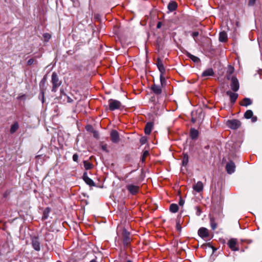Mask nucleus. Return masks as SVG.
Instances as JSON below:
<instances>
[{"instance_id":"f257e3e1","label":"nucleus","mask_w":262,"mask_h":262,"mask_svg":"<svg viewBox=\"0 0 262 262\" xmlns=\"http://www.w3.org/2000/svg\"><path fill=\"white\" fill-rule=\"evenodd\" d=\"M51 82L52 84V91L56 92L61 84V81L59 80L58 76L55 72H53L52 74Z\"/></svg>"},{"instance_id":"f03ea898","label":"nucleus","mask_w":262,"mask_h":262,"mask_svg":"<svg viewBox=\"0 0 262 262\" xmlns=\"http://www.w3.org/2000/svg\"><path fill=\"white\" fill-rule=\"evenodd\" d=\"M109 110L113 111L119 109L121 106V102L117 100L110 99L108 101Z\"/></svg>"},{"instance_id":"7ed1b4c3","label":"nucleus","mask_w":262,"mask_h":262,"mask_svg":"<svg viewBox=\"0 0 262 262\" xmlns=\"http://www.w3.org/2000/svg\"><path fill=\"white\" fill-rule=\"evenodd\" d=\"M227 125L229 128L235 129L239 127L241 123L239 120L233 119L228 121L227 122Z\"/></svg>"},{"instance_id":"20e7f679","label":"nucleus","mask_w":262,"mask_h":262,"mask_svg":"<svg viewBox=\"0 0 262 262\" xmlns=\"http://www.w3.org/2000/svg\"><path fill=\"white\" fill-rule=\"evenodd\" d=\"M230 87L231 90L234 92H237L239 88V84L238 79L233 76L231 78Z\"/></svg>"},{"instance_id":"39448f33","label":"nucleus","mask_w":262,"mask_h":262,"mask_svg":"<svg viewBox=\"0 0 262 262\" xmlns=\"http://www.w3.org/2000/svg\"><path fill=\"white\" fill-rule=\"evenodd\" d=\"M128 191L133 195H135L139 192L140 187L134 184H128L126 186Z\"/></svg>"},{"instance_id":"423d86ee","label":"nucleus","mask_w":262,"mask_h":262,"mask_svg":"<svg viewBox=\"0 0 262 262\" xmlns=\"http://www.w3.org/2000/svg\"><path fill=\"white\" fill-rule=\"evenodd\" d=\"M122 235L123 244L125 246H127L129 244L130 241L129 237L130 233L126 229H124L123 230Z\"/></svg>"},{"instance_id":"0eeeda50","label":"nucleus","mask_w":262,"mask_h":262,"mask_svg":"<svg viewBox=\"0 0 262 262\" xmlns=\"http://www.w3.org/2000/svg\"><path fill=\"white\" fill-rule=\"evenodd\" d=\"M111 140L114 143H117L120 141L119 133L116 130H112L110 133Z\"/></svg>"},{"instance_id":"6e6552de","label":"nucleus","mask_w":262,"mask_h":262,"mask_svg":"<svg viewBox=\"0 0 262 262\" xmlns=\"http://www.w3.org/2000/svg\"><path fill=\"white\" fill-rule=\"evenodd\" d=\"M31 243L34 250L37 251H39L40 250V244L37 237H33L31 239Z\"/></svg>"},{"instance_id":"1a4fd4ad","label":"nucleus","mask_w":262,"mask_h":262,"mask_svg":"<svg viewBox=\"0 0 262 262\" xmlns=\"http://www.w3.org/2000/svg\"><path fill=\"white\" fill-rule=\"evenodd\" d=\"M198 234L202 238L208 237L209 233L208 230L204 227H202L198 230Z\"/></svg>"},{"instance_id":"9d476101","label":"nucleus","mask_w":262,"mask_h":262,"mask_svg":"<svg viewBox=\"0 0 262 262\" xmlns=\"http://www.w3.org/2000/svg\"><path fill=\"white\" fill-rule=\"evenodd\" d=\"M236 239L232 238L230 239L228 243V245L232 251H238V248L237 247Z\"/></svg>"},{"instance_id":"9b49d317","label":"nucleus","mask_w":262,"mask_h":262,"mask_svg":"<svg viewBox=\"0 0 262 262\" xmlns=\"http://www.w3.org/2000/svg\"><path fill=\"white\" fill-rule=\"evenodd\" d=\"M227 95L230 97V100L232 103H234L238 98V95L237 93H233L231 91L226 92Z\"/></svg>"},{"instance_id":"f8f14e48","label":"nucleus","mask_w":262,"mask_h":262,"mask_svg":"<svg viewBox=\"0 0 262 262\" xmlns=\"http://www.w3.org/2000/svg\"><path fill=\"white\" fill-rule=\"evenodd\" d=\"M226 168L227 172L229 174H231L234 172L235 170V165L233 162L230 161L227 164Z\"/></svg>"},{"instance_id":"ddd939ff","label":"nucleus","mask_w":262,"mask_h":262,"mask_svg":"<svg viewBox=\"0 0 262 262\" xmlns=\"http://www.w3.org/2000/svg\"><path fill=\"white\" fill-rule=\"evenodd\" d=\"M204 188V185L202 182L198 181L195 185L193 186V189L197 192H200L203 191Z\"/></svg>"},{"instance_id":"4468645a","label":"nucleus","mask_w":262,"mask_h":262,"mask_svg":"<svg viewBox=\"0 0 262 262\" xmlns=\"http://www.w3.org/2000/svg\"><path fill=\"white\" fill-rule=\"evenodd\" d=\"M83 179L84 182L90 186H95V183L87 175L86 172H84L83 175Z\"/></svg>"},{"instance_id":"2eb2a0df","label":"nucleus","mask_w":262,"mask_h":262,"mask_svg":"<svg viewBox=\"0 0 262 262\" xmlns=\"http://www.w3.org/2000/svg\"><path fill=\"white\" fill-rule=\"evenodd\" d=\"M157 66L161 74H163L165 72V70L163 66L162 61L159 58L157 59Z\"/></svg>"},{"instance_id":"dca6fc26","label":"nucleus","mask_w":262,"mask_h":262,"mask_svg":"<svg viewBox=\"0 0 262 262\" xmlns=\"http://www.w3.org/2000/svg\"><path fill=\"white\" fill-rule=\"evenodd\" d=\"M214 75V72L212 69L209 68L205 70L202 74V76L203 77L207 76H211Z\"/></svg>"},{"instance_id":"f3484780","label":"nucleus","mask_w":262,"mask_h":262,"mask_svg":"<svg viewBox=\"0 0 262 262\" xmlns=\"http://www.w3.org/2000/svg\"><path fill=\"white\" fill-rule=\"evenodd\" d=\"M153 127V123L151 122H148L145 125L144 129L145 134L146 135H149L151 133Z\"/></svg>"},{"instance_id":"a211bd4d","label":"nucleus","mask_w":262,"mask_h":262,"mask_svg":"<svg viewBox=\"0 0 262 262\" xmlns=\"http://www.w3.org/2000/svg\"><path fill=\"white\" fill-rule=\"evenodd\" d=\"M151 90L156 95H159L162 93L161 86L154 84L151 87Z\"/></svg>"},{"instance_id":"6ab92c4d","label":"nucleus","mask_w":262,"mask_h":262,"mask_svg":"<svg viewBox=\"0 0 262 262\" xmlns=\"http://www.w3.org/2000/svg\"><path fill=\"white\" fill-rule=\"evenodd\" d=\"M60 97L62 99V98H64L63 101H65V99H67V102L68 103H71L73 102V99L70 98L69 96H68L64 92L63 90H60Z\"/></svg>"},{"instance_id":"aec40b11","label":"nucleus","mask_w":262,"mask_h":262,"mask_svg":"<svg viewBox=\"0 0 262 262\" xmlns=\"http://www.w3.org/2000/svg\"><path fill=\"white\" fill-rule=\"evenodd\" d=\"M199 132L194 129L191 128L190 131V136L192 139H195L198 138Z\"/></svg>"},{"instance_id":"412c9836","label":"nucleus","mask_w":262,"mask_h":262,"mask_svg":"<svg viewBox=\"0 0 262 262\" xmlns=\"http://www.w3.org/2000/svg\"><path fill=\"white\" fill-rule=\"evenodd\" d=\"M19 128V124L17 122H15L11 126L10 132L11 134H14Z\"/></svg>"},{"instance_id":"4be33fe9","label":"nucleus","mask_w":262,"mask_h":262,"mask_svg":"<svg viewBox=\"0 0 262 262\" xmlns=\"http://www.w3.org/2000/svg\"><path fill=\"white\" fill-rule=\"evenodd\" d=\"M241 105L244 106H247L252 104V101L250 98H245L241 102Z\"/></svg>"},{"instance_id":"5701e85b","label":"nucleus","mask_w":262,"mask_h":262,"mask_svg":"<svg viewBox=\"0 0 262 262\" xmlns=\"http://www.w3.org/2000/svg\"><path fill=\"white\" fill-rule=\"evenodd\" d=\"M227 39V33L224 31L221 32L219 34V40L221 42H225Z\"/></svg>"},{"instance_id":"b1692460","label":"nucleus","mask_w":262,"mask_h":262,"mask_svg":"<svg viewBox=\"0 0 262 262\" xmlns=\"http://www.w3.org/2000/svg\"><path fill=\"white\" fill-rule=\"evenodd\" d=\"M177 8V4L176 2L172 1L168 5V9L170 11H174Z\"/></svg>"},{"instance_id":"393cba45","label":"nucleus","mask_w":262,"mask_h":262,"mask_svg":"<svg viewBox=\"0 0 262 262\" xmlns=\"http://www.w3.org/2000/svg\"><path fill=\"white\" fill-rule=\"evenodd\" d=\"M187 56L189 58H190L194 62L199 63L200 62V59L199 58L191 54L190 53H187Z\"/></svg>"},{"instance_id":"a878e982","label":"nucleus","mask_w":262,"mask_h":262,"mask_svg":"<svg viewBox=\"0 0 262 262\" xmlns=\"http://www.w3.org/2000/svg\"><path fill=\"white\" fill-rule=\"evenodd\" d=\"M179 207L176 204H172L170 205L169 210L172 213H176L178 211Z\"/></svg>"},{"instance_id":"bb28decb","label":"nucleus","mask_w":262,"mask_h":262,"mask_svg":"<svg viewBox=\"0 0 262 262\" xmlns=\"http://www.w3.org/2000/svg\"><path fill=\"white\" fill-rule=\"evenodd\" d=\"M189 161V157L187 154H185L183 155V158L182 160V165L183 166H186Z\"/></svg>"},{"instance_id":"cd10ccee","label":"nucleus","mask_w":262,"mask_h":262,"mask_svg":"<svg viewBox=\"0 0 262 262\" xmlns=\"http://www.w3.org/2000/svg\"><path fill=\"white\" fill-rule=\"evenodd\" d=\"M253 115V112L251 110H247L244 114V117L246 119H250L252 117Z\"/></svg>"},{"instance_id":"c85d7f7f","label":"nucleus","mask_w":262,"mask_h":262,"mask_svg":"<svg viewBox=\"0 0 262 262\" xmlns=\"http://www.w3.org/2000/svg\"><path fill=\"white\" fill-rule=\"evenodd\" d=\"M84 168H85V169L89 170V169H91L92 168L93 165L91 163L88 162L86 161H84Z\"/></svg>"},{"instance_id":"c756f323","label":"nucleus","mask_w":262,"mask_h":262,"mask_svg":"<svg viewBox=\"0 0 262 262\" xmlns=\"http://www.w3.org/2000/svg\"><path fill=\"white\" fill-rule=\"evenodd\" d=\"M210 225H211V228L213 230L215 229L217 227V224L215 222L214 219L212 217L210 218Z\"/></svg>"},{"instance_id":"7c9ffc66","label":"nucleus","mask_w":262,"mask_h":262,"mask_svg":"<svg viewBox=\"0 0 262 262\" xmlns=\"http://www.w3.org/2000/svg\"><path fill=\"white\" fill-rule=\"evenodd\" d=\"M49 212V209L48 208H47L43 212L42 219L46 220L48 218Z\"/></svg>"},{"instance_id":"2f4dec72","label":"nucleus","mask_w":262,"mask_h":262,"mask_svg":"<svg viewBox=\"0 0 262 262\" xmlns=\"http://www.w3.org/2000/svg\"><path fill=\"white\" fill-rule=\"evenodd\" d=\"M160 78L161 84L162 85H163L164 84H165V82H166V80H165V77L163 76V74H161Z\"/></svg>"},{"instance_id":"473e14b6","label":"nucleus","mask_w":262,"mask_h":262,"mask_svg":"<svg viewBox=\"0 0 262 262\" xmlns=\"http://www.w3.org/2000/svg\"><path fill=\"white\" fill-rule=\"evenodd\" d=\"M149 155V153L148 152V151H145L144 152H143V154L142 155V162H144V161L145 160V158Z\"/></svg>"},{"instance_id":"72a5a7b5","label":"nucleus","mask_w":262,"mask_h":262,"mask_svg":"<svg viewBox=\"0 0 262 262\" xmlns=\"http://www.w3.org/2000/svg\"><path fill=\"white\" fill-rule=\"evenodd\" d=\"M73 160L75 162H78V155L77 154H74V155L73 156Z\"/></svg>"},{"instance_id":"f704fd0d","label":"nucleus","mask_w":262,"mask_h":262,"mask_svg":"<svg viewBox=\"0 0 262 262\" xmlns=\"http://www.w3.org/2000/svg\"><path fill=\"white\" fill-rule=\"evenodd\" d=\"M35 62V60L33 59V58H31L30 59L28 62H27V63H28V65H31L32 64H33Z\"/></svg>"},{"instance_id":"c9c22d12","label":"nucleus","mask_w":262,"mask_h":262,"mask_svg":"<svg viewBox=\"0 0 262 262\" xmlns=\"http://www.w3.org/2000/svg\"><path fill=\"white\" fill-rule=\"evenodd\" d=\"M256 0H249L248 2V5L250 6H253L255 3Z\"/></svg>"},{"instance_id":"e433bc0d","label":"nucleus","mask_w":262,"mask_h":262,"mask_svg":"<svg viewBox=\"0 0 262 262\" xmlns=\"http://www.w3.org/2000/svg\"><path fill=\"white\" fill-rule=\"evenodd\" d=\"M43 37H45L46 40H48L51 38V35L48 33H45L43 34Z\"/></svg>"},{"instance_id":"4c0bfd02","label":"nucleus","mask_w":262,"mask_h":262,"mask_svg":"<svg viewBox=\"0 0 262 262\" xmlns=\"http://www.w3.org/2000/svg\"><path fill=\"white\" fill-rule=\"evenodd\" d=\"M176 228H177L178 230H180L181 229V225H180V221H178L177 222Z\"/></svg>"},{"instance_id":"58836bf2","label":"nucleus","mask_w":262,"mask_h":262,"mask_svg":"<svg viewBox=\"0 0 262 262\" xmlns=\"http://www.w3.org/2000/svg\"><path fill=\"white\" fill-rule=\"evenodd\" d=\"M199 35V33L198 32H194L192 34V36L193 37V38L194 39V40H195V37H197Z\"/></svg>"},{"instance_id":"ea45409f","label":"nucleus","mask_w":262,"mask_h":262,"mask_svg":"<svg viewBox=\"0 0 262 262\" xmlns=\"http://www.w3.org/2000/svg\"><path fill=\"white\" fill-rule=\"evenodd\" d=\"M101 148L104 151H107V144H103L101 146Z\"/></svg>"},{"instance_id":"a19ab883","label":"nucleus","mask_w":262,"mask_h":262,"mask_svg":"<svg viewBox=\"0 0 262 262\" xmlns=\"http://www.w3.org/2000/svg\"><path fill=\"white\" fill-rule=\"evenodd\" d=\"M179 204L180 206H183L184 204V201L181 198H180Z\"/></svg>"},{"instance_id":"79ce46f5","label":"nucleus","mask_w":262,"mask_h":262,"mask_svg":"<svg viewBox=\"0 0 262 262\" xmlns=\"http://www.w3.org/2000/svg\"><path fill=\"white\" fill-rule=\"evenodd\" d=\"M40 94H41L42 95V103H43L44 102V92L43 91H41V92H40Z\"/></svg>"},{"instance_id":"37998d69","label":"nucleus","mask_w":262,"mask_h":262,"mask_svg":"<svg viewBox=\"0 0 262 262\" xmlns=\"http://www.w3.org/2000/svg\"><path fill=\"white\" fill-rule=\"evenodd\" d=\"M251 118L252 119V121L253 122H254L256 121V120H257V117L255 116V117L252 116V117Z\"/></svg>"},{"instance_id":"c03bdc74","label":"nucleus","mask_w":262,"mask_h":262,"mask_svg":"<svg viewBox=\"0 0 262 262\" xmlns=\"http://www.w3.org/2000/svg\"><path fill=\"white\" fill-rule=\"evenodd\" d=\"M161 26V23L160 22H159L157 24V28H160Z\"/></svg>"},{"instance_id":"a18cd8bd","label":"nucleus","mask_w":262,"mask_h":262,"mask_svg":"<svg viewBox=\"0 0 262 262\" xmlns=\"http://www.w3.org/2000/svg\"><path fill=\"white\" fill-rule=\"evenodd\" d=\"M141 143H142V144H144V143H145V139H142L141 140Z\"/></svg>"},{"instance_id":"49530a36","label":"nucleus","mask_w":262,"mask_h":262,"mask_svg":"<svg viewBox=\"0 0 262 262\" xmlns=\"http://www.w3.org/2000/svg\"><path fill=\"white\" fill-rule=\"evenodd\" d=\"M90 262H97V261L93 259V260H91Z\"/></svg>"},{"instance_id":"de8ad7c7","label":"nucleus","mask_w":262,"mask_h":262,"mask_svg":"<svg viewBox=\"0 0 262 262\" xmlns=\"http://www.w3.org/2000/svg\"><path fill=\"white\" fill-rule=\"evenodd\" d=\"M257 40H259V38H257ZM258 42H259V43L260 44L259 41H258Z\"/></svg>"}]
</instances>
